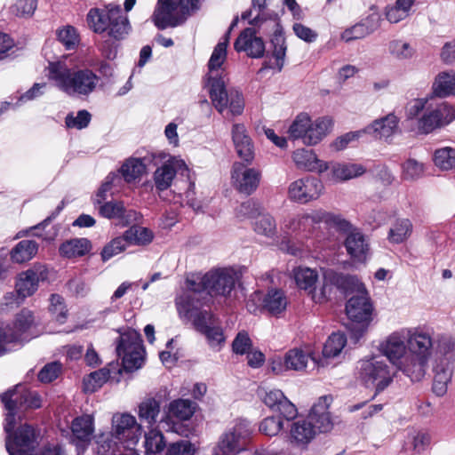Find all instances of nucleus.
Listing matches in <instances>:
<instances>
[{"mask_svg": "<svg viewBox=\"0 0 455 455\" xmlns=\"http://www.w3.org/2000/svg\"><path fill=\"white\" fill-rule=\"evenodd\" d=\"M47 70L49 80L68 96L89 95L99 82V77L91 69L70 68L65 60L50 62Z\"/></svg>", "mask_w": 455, "mask_h": 455, "instance_id": "f03ea898", "label": "nucleus"}, {"mask_svg": "<svg viewBox=\"0 0 455 455\" xmlns=\"http://www.w3.org/2000/svg\"><path fill=\"white\" fill-rule=\"evenodd\" d=\"M35 326V317L33 313L28 309H22L15 317L12 324L10 323L12 334L17 336L19 346L29 341L35 335L32 333V328Z\"/></svg>", "mask_w": 455, "mask_h": 455, "instance_id": "c756f323", "label": "nucleus"}, {"mask_svg": "<svg viewBox=\"0 0 455 455\" xmlns=\"http://www.w3.org/2000/svg\"><path fill=\"white\" fill-rule=\"evenodd\" d=\"M17 339L11 333L10 323L0 321V356L20 347Z\"/></svg>", "mask_w": 455, "mask_h": 455, "instance_id": "6e6d98bb", "label": "nucleus"}, {"mask_svg": "<svg viewBox=\"0 0 455 455\" xmlns=\"http://www.w3.org/2000/svg\"><path fill=\"white\" fill-rule=\"evenodd\" d=\"M256 300H261L262 308L272 315L282 314L288 305L287 297L279 289H272L265 295H262L260 292L253 293L246 303L247 309L251 313H256L258 310V307L254 305Z\"/></svg>", "mask_w": 455, "mask_h": 455, "instance_id": "a211bd4d", "label": "nucleus"}, {"mask_svg": "<svg viewBox=\"0 0 455 455\" xmlns=\"http://www.w3.org/2000/svg\"><path fill=\"white\" fill-rule=\"evenodd\" d=\"M323 189V184L318 178L306 176L290 183L287 196L294 203L306 204L318 199Z\"/></svg>", "mask_w": 455, "mask_h": 455, "instance_id": "4468645a", "label": "nucleus"}, {"mask_svg": "<svg viewBox=\"0 0 455 455\" xmlns=\"http://www.w3.org/2000/svg\"><path fill=\"white\" fill-rule=\"evenodd\" d=\"M116 353L122 358L125 371H132L140 368L145 353L140 334L134 330L122 333L117 343Z\"/></svg>", "mask_w": 455, "mask_h": 455, "instance_id": "ddd939ff", "label": "nucleus"}, {"mask_svg": "<svg viewBox=\"0 0 455 455\" xmlns=\"http://www.w3.org/2000/svg\"><path fill=\"white\" fill-rule=\"evenodd\" d=\"M112 431L119 441L127 440L130 443H136L141 434V427L132 415L115 414L112 418Z\"/></svg>", "mask_w": 455, "mask_h": 455, "instance_id": "b1692460", "label": "nucleus"}, {"mask_svg": "<svg viewBox=\"0 0 455 455\" xmlns=\"http://www.w3.org/2000/svg\"><path fill=\"white\" fill-rule=\"evenodd\" d=\"M329 168H331V179L337 182L357 178L366 172L363 164L355 163H332Z\"/></svg>", "mask_w": 455, "mask_h": 455, "instance_id": "72a5a7b5", "label": "nucleus"}, {"mask_svg": "<svg viewBox=\"0 0 455 455\" xmlns=\"http://www.w3.org/2000/svg\"><path fill=\"white\" fill-rule=\"evenodd\" d=\"M73 436L79 442L88 443L94 432V420L92 415H82L73 419L71 424Z\"/></svg>", "mask_w": 455, "mask_h": 455, "instance_id": "e433bc0d", "label": "nucleus"}, {"mask_svg": "<svg viewBox=\"0 0 455 455\" xmlns=\"http://www.w3.org/2000/svg\"><path fill=\"white\" fill-rule=\"evenodd\" d=\"M124 239L129 245H147L153 241L154 234L148 228L132 226L124 233Z\"/></svg>", "mask_w": 455, "mask_h": 455, "instance_id": "8fccbe9b", "label": "nucleus"}, {"mask_svg": "<svg viewBox=\"0 0 455 455\" xmlns=\"http://www.w3.org/2000/svg\"><path fill=\"white\" fill-rule=\"evenodd\" d=\"M13 395H15V392L13 394L4 393L1 395V400L3 403H4L5 409L9 411L5 418L4 426V429L7 433H10L14 427L15 411L20 409L18 406V398H12Z\"/></svg>", "mask_w": 455, "mask_h": 455, "instance_id": "13d9d810", "label": "nucleus"}, {"mask_svg": "<svg viewBox=\"0 0 455 455\" xmlns=\"http://www.w3.org/2000/svg\"><path fill=\"white\" fill-rule=\"evenodd\" d=\"M195 403L188 399H177L170 403L166 412L167 421H185L189 419L195 412Z\"/></svg>", "mask_w": 455, "mask_h": 455, "instance_id": "f704fd0d", "label": "nucleus"}, {"mask_svg": "<svg viewBox=\"0 0 455 455\" xmlns=\"http://www.w3.org/2000/svg\"><path fill=\"white\" fill-rule=\"evenodd\" d=\"M340 231L347 234L344 243L347 253L355 260H364L369 250L364 235L357 228H354L350 223L347 230Z\"/></svg>", "mask_w": 455, "mask_h": 455, "instance_id": "2f4dec72", "label": "nucleus"}, {"mask_svg": "<svg viewBox=\"0 0 455 455\" xmlns=\"http://www.w3.org/2000/svg\"><path fill=\"white\" fill-rule=\"evenodd\" d=\"M292 420L289 428V443L294 448L304 451L317 435L315 427L307 418Z\"/></svg>", "mask_w": 455, "mask_h": 455, "instance_id": "5701e85b", "label": "nucleus"}, {"mask_svg": "<svg viewBox=\"0 0 455 455\" xmlns=\"http://www.w3.org/2000/svg\"><path fill=\"white\" fill-rule=\"evenodd\" d=\"M124 235L114 238L109 243H108L101 251V258L104 261L108 260L112 257L117 255L126 249L128 246Z\"/></svg>", "mask_w": 455, "mask_h": 455, "instance_id": "69168bd1", "label": "nucleus"}, {"mask_svg": "<svg viewBox=\"0 0 455 455\" xmlns=\"http://www.w3.org/2000/svg\"><path fill=\"white\" fill-rule=\"evenodd\" d=\"M252 228L258 235L267 238H273L277 234V225L275 218L265 210L252 221Z\"/></svg>", "mask_w": 455, "mask_h": 455, "instance_id": "79ce46f5", "label": "nucleus"}, {"mask_svg": "<svg viewBox=\"0 0 455 455\" xmlns=\"http://www.w3.org/2000/svg\"><path fill=\"white\" fill-rule=\"evenodd\" d=\"M332 403L331 396H321L312 406L307 419L315 427L316 433H328L334 426V419L329 408Z\"/></svg>", "mask_w": 455, "mask_h": 455, "instance_id": "4be33fe9", "label": "nucleus"}, {"mask_svg": "<svg viewBox=\"0 0 455 455\" xmlns=\"http://www.w3.org/2000/svg\"><path fill=\"white\" fill-rule=\"evenodd\" d=\"M228 83L216 82L209 87V94L212 106L221 115L240 116L244 109L242 93L235 88H227Z\"/></svg>", "mask_w": 455, "mask_h": 455, "instance_id": "f8f14e48", "label": "nucleus"}, {"mask_svg": "<svg viewBox=\"0 0 455 455\" xmlns=\"http://www.w3.org/2000/svg\"><path fill=\"white\" fill-rule=\"evenodd\" d=\"M408 354L400 371L411 381L424 379L432 357L435 339L431 331L420 327L406 328Z\"/></svg>", "mask_w": 455, "mask_h": 455, "instance_id": "f257e3e1", "label": "nucleus"}, {"mask_svg": "<svg viewBox=\"0 0 455 455\" xmlns=\"http://www.w3.org/2000/svg\"><path fill=\"white\" fill-rule=\"evenodd\" d=\"M354 282H356V276L339 274L332 270L325 271L321 286H315L310 297L315 303H323L329 299L334 287L347 292Z\"/></svg>", "mask_w": 455, "mask_h": 455, "instance_id": "2eb2a0df", "label": "nucleus"}, {"mask_svg": "<svg viewBox=\"0 0 455 455\" xmlns=\"http://www.w3.org/2000/svg\"><path fill=\"white\" fill-rule=\"evenodd\" d=\"M320 223H325L338 230L349 228V222L340 215L319 209L308 213L288 216L283 221L282 230L298 239H307L311 236L315 226Z\"/></svg>", "mask_w": 455, "mask_h": 455, "instance_id": "7ed1b4c3", "label": "nucleus"}, {"mask_svg": "<svg viewBox=\"0 0 455 455\" xmlns=\"http://www.w3.org/2000/svg\"><path fill=\"white\" fill-rule=\"evenodd\" d=\"M435 164L442 170H451L455 167V148L445 147L435 150Z\"/></svg>", "mask_w": 455, "mask_h": 455, "instance_id": "4d7b16f0", "label": "nucleus"}, {"mask_svg": "<svg viewBox=\"0 0 455 455\" xmlns=\"http://www.w3.org/2000/svg\"><path fill=\"white\" fill-rule=\"evenodd\" d=\"M358 372L364 385L374 387L377 392L385 389L394 376L386 360L379 356L361 360L358 363Z\"/></svg>", "mask_w": 455, "mask_h": 455, "instance_id": "9d476101", "label": "nucleus"}, {"mask_svg": "<svg viewBox=\"0 0 455 455\" xmlns=\"http://www.w3.org/2000/svg\"><path fill=\"white\" fill-rule=\"evenodd\" d=\"M91 244L85 238L67 241L60 247V252L67 258L81 257L90 251Z\"/></svg>", "mask_w": 455, "mask_h": 455, "instance_id": "3c124183", "label": "nucleus"}, {"mask_svg": "<svg viewBox=\"0 0 455 455\" xmlns=\"http://www.w3.org/2000/svg\"><path fill=\"white\" fill-rule=\"evenodd\" d=\"M201 299L204 298L186 291L176 299V307L180 315L191 319L195 328L203 333L218 320L211 312L200 309Z\"/></svg>", "mask_w": 455, "mask_h": 455, "instance_id": "9b49d317", "label": "nucleus"}, {"mask_svg": "<svg viewBox=\"0 0 455 455\" xmlns=\"http://www.w3.org/2000/svg\"><path fill=\"white\" fill-rule=\"evenodd\" d=\"M37 8V0H17L11 7L12 12L22 18H30Z\"/></svg>", "mask_w": 455, "mask_h": 455, "instance_id": "0e129e2a", "label": "nucleus"}, {"mask_svg": "<svg viewBox=\"0 0 455 455\" xmlns=\"http://www.w3.org/2000/svg\"><path fill=\"white\" fill-rule=\"evenodd\" d=\"M388 52L398 60H407L415 55L416 50L411 43L402 39H395L388 44Z\"/></svg>", "mask_w": 455, "mask_h": 455, "instance_id": "864d4df0", "label": "nucleus"}, {"mask_svg": "<svg viewBox=\"0 0 455 455\" xmlns=\"http://www.w3.org/2000/svg\"><path fill=\"white\" fill-rule=\"evenodd\" d=\"M398 117L390 113L386 116L374 120L365 127L363 132L373 135L379 139H388L394 135L398 129Z\"/></svg>", "mask_w": 455, "mask_h": 455, "instance_id": "473e14b6", "label": "nucleus"}, {"mask_svg": "<svg viewBox=\"0 0 455 455\" xmlns=\"http://www.w3.org/2000/svg\"><path fill=\"white\" fill-rule=\"evenodd\" d=\"M235 49L237 52H244L249 57L260 58L265 52L263 40L256 36L253 28H245L235 42Z\"/></svg>", "mask_w": 455, "mask_h": 455, "instance_id": "c85d7f7f", "label": "nucleus"}, {"mask_svg": "<svg viewBox=\"0 0 455 455\" xmlns=\"http://www.w3.org/2000/svg\"><path fill=\"white\" fill-rule=\"evenodd\" d=\"M435 339L436 355L434 359L446 358L455 363V339L446 334H438Z\"/></svg>", "mask_w": 455, "mask_h": 455, "instance_id": "de8ad7c7", "label": "nucleus"}, {"mask_svg": "<svg viewBox=\"0 0 455 455\" xmlns=\"http://www.w3.org/2000/svg\"><path fill=\"white\" fill-rule=\"evenodd\" d=\"M160 402L153 397L145 398L139 405V418L148 425H154L160 413Z\"/></svg>", "mask_w": 455, "mask_h": 455, "instance_id": "09e8293b", "label": "nucleus"}, {"mask_svg": "<svg viewBox=\"0 0 455 455\" xmlns=\"http://www.w3.org/2000/svg\"><path fill=\"white\" fill-rule=\"evenodd\" d=\"M263 210L264 209L255 201L248 200L236 208L235 215L240 220L246 219L255 220Z\"/></svg>", "mask_w": 455, "mask_h": 455, "instance_id": "052dcab7", "label": "nucleus"}, {"mask_svg": "<svg viewBox=\"0 0 455 455\" xmlns=\"http://www.w3.org/2000/svg\"><path fill=\"white\" fill-rule=\"evenodd\" d=\"M49 311L56 322L63 323L68 316V310L64 299L59 294H52L50 297Z\"/></svg>", "mask_w": 455, "mask_h": 455, "instance_id": "680f3d73", "label": "nucleus"}, {"mask_svg": "<svg viewBox=\"0 0 455 455\" xmlns=\"http://www.w3.org/2000/svg\"><path fill=\"white\" fill-rule=\"evenodd\" d=\"M236 282V273L233 268H214L204 274L192 275L186 280L188 291L201 297L206 292L210 296H228Z\"/></svg>", "mask_w": 455, "mask_h": 455, "instance_id": "39448f33", "label": "nucleus"}, {"mask_svg": "<svg viewBox=\"0 0 455 455\" xmlns=\"http://www.w3.org/2000/svg\"><path fill=\"white\" fill-rule=\"evenodd\" d=\"M99 205V212L101 216L108 219L123 218L124 213V206L122 202L111 201L102 203Z\"/></svg>", "mask_w": 455, "mask_h": 455, "instance_id": "774afa93", "label": "nucleus"}, {"mask_svg": "<svg viewBox=\"0 0 455 455\" xmlns=\"http://www.w3.org/2000/svg\"><path fill=\"white\" fill-rule=\"evenodd\" d=\"M12 398H18V406L22 408L36 409L41 406V398L37 392L26 389L21 385H17L14 389L6 393H14Z\"/></svg>", "mask_w": 455, "mask_h": 455, "instance_id": "c03bdc74", "label": "nucleus"}, {"mask_svg": "<svg viewBox=\"0 0 455 455\" xmlns=\"http://www.w3.org/2000/svg\"><path fill=\"white\" fill-rule=\"evenodd\" d=\"M292 275L297 286L307 291L310 296L318 281L317 271L307 267H298L292 270Z\"/></svg>", "mask_w": 455, "mask_h": 455, "instance_id": "58836bf2", "label": "nucleus"}, {"mask_svg": "<svg viewBox=\"0 0 455 455\" xmlns=\"http://www.w3.org/2000/svg\"><path fill=\"white\" fill-rule=\"evenodd\" d=\"M120 172L126 182H133L146 172V164L140 158H130L124 163Z\"/></svg>", "mask_w": 455, "mask_h": 455, "instance_id": "603ef678", "label": "nucleus"}, {"mask_svg": "<svg viewBox=\"0 0 455 455\" xmlns=\"http://www.w3.org/2000/svg\"><path fill=\"white\" fill-rule=\"evenodd\" d=\"M111 374L108 367L93 371L84 379V389L85 392L93 393L108 381Z\"/></svg>", "mask_w": 455, "mask_h": 455, "instance_id": "5fc2aeb1", "label": "nucleus"}, {"mask_svg": "<svg viewBox=\"0 0 455 455\" xmlns=\"http://www.w3.org/2000/svg\"><path fill=\"white\" fill-rule=\"evenodd\" d=\"M332 120L323 116L313 120L308 114L299 113L289 127L288 133L292 140H300L306 146H315L331 131Z\"/></svg>", "mask_w": 455, "mask_h": 455, "instance_id": "0eeeda50", "label": "nucleus"}, {"mask_svg": "<svg viewBox=\"0 0 455 455\" xmlns=\"http://www.w3.org/2000/svg\"><path fill=\"white\" fill-rule=\"evenodd\" d=\"M263 403L272 410L279 411L288 421L295 419L298 414L296 406L279 389H270L262 395Z\"/></svg>", "mask_w": 455, "mask_h": 455, "instance_id": "bb28decb", "label": "nucleus"}, {"mask_svg": "<svg viewBox=\"0 0 455 455\" xmlns=\"http://www.w3.org/2000/svg\"><path fill=\"white\" fill-rule=\"evenodd\" d=\"M381 352L400 371L407 348L406 328L392 332L380 345Z\"/></svg>", "mask_w": 455, "mask_h": 455, "instance_id": "aec40b11", "label": "nucleus"}, {"mask_svg": "<svg viewBox=\"0 0 455 455\" xmlns=\"http://www.w3.org/2000/svg\"><path fill=\"white\" fill-rule=\"evenodd\" d=\"M253 427L250 421L236 419L220 436L214 448L215 455H237L247 450Z\"/></svg>", "mask_w": 455, "mask_h": 455, "instance_id": "1a4fd4ad", "label": "nucleus"}, {"mask_svg": "<svg viewBox=\"0 0 455 455\" xmlns=\"http://www.w3.org/2000/svg\"><path fill=\"white\" fill-rule=\"evenodd\" d=\"M453 120H455V108L447 103H441L434 108H427L418 121V129L421 133L427 134Z\"/></svg>", "mask_w": 455, "mask_h": 455, "instance_id": "dca6fc26", "label": "nucleus"}, {"mask_svg": "<svg viewBox=\"0 0 455 455\" xmlns=\"http://www.w3.org/2000/svg\"><path fill=\"white\" fill-rule=\"evenodd\" d=\"M227 44L225 42L219 43L208 62V86L211 87L216 82L228 83V74L224 68V63L227 59Z\"/></svg>", "mask_w": 455, "mask_h": 455, "instance_id": "a878e982", "label": "nucleus"}, {"mask_svg": "<svg viewBox=\"0 0 455 455\" xmlns=\"http://www.w3.org/2000/svg\"><path fill=\"white\" fill-rule=\"evenodd\" d=\"M285 365L290 371H301L307 368L308 360H313L318 366H324L323 361L316 359L309 352L301 348H292L285 353Z\"/></svg>", "mask_w": 455, "mask_h": 455, "instance_id": "c9c22d12", "label": "nucleus"}, {"mask_svg": "<svg viewBox=\"0 0 455 455\" xmlns=\"http://www.w3.org/2000/svg\"><path fill=\"white\" fill-rule=\"evenodd\" d=\"M38 251V245L32 240L19 242L11 251V259L14 263L22 264L32 259Z\"/></svg>", "mask_w": 455, "mask_h": 455, "instance_id": "a19ab883", "label": "nucleus"}, {"mask_svg": "<svg viewBox=\"0 0 455 455\" xmlns=\"http://www.w3.org/2000/svg\"><path fill=\"white\" fill-rule=\"evenodd\" d=\"M232 140L240 158L250 164L254 159V147L243 124H235L232 127Z\"/></svg>", "mask_w": 455, "mask_h": 455, "instance_id": "7c9ffc66", "label": "nucleus"}, {"mask_svg": "<svg viewBox=\"0 0 455 455\" xmlns=\"http://www.w3.org/2000/svg\"><path fill=\"white\" fill-rule=\"evenodd\" d=\"M348 291L355 293L347 302L346 313L351 321L353 337L359 339L368 331L373 321L375 307L364 284L356 277Z\"/></svg>", "mask_w": 455, "mask_h": 455, "instance_id": "20e7f679", "label": "nucleus"}, {"mask_svg": "<svg viewBox=\"0 0 455 455\" xmlns=\"http://www.w3.org/2000/svg\"><path fill=\"white\" fill-rule=\"evenodd\" d=\"M145 439L147 452L156 454L164 450V442L161 432L152 429L146 435Z\"/></svg>", "mask_w": 455, "mask_h": 455, "instance_id": "338daca9", "label": "nucleus"}, {"mask_svg": "<svg viewBox=\"0 0 455 455\" xmlns=\"http://www.w3.org/2000/svg\"><path fill=\"white\" fill-rule=\"evenodd\" d=\"M431 371L433 373L432 391L436 396L443 397L446 395L448 387L451 383L454 373V363L450 362L446 358L434 359Z\"/></svg>", "mask_w": 455, "mask_h": 455, "instance_id": "412c9836", "label": "nucleus"}, {"mask_svg": "<svg viewBox=\"0 0 455 455\" xmlns=\"http://www.w3.org/2000/svg\"><path fill=\"white\" fill-rule=\"evenodd\" d=\"M187 170L185 162L177 156H170L154 172V182L157 190L164 191L169 188L180 172Z\"/></svg>", "mask_w": 455, "mask_h": 455, "instance_id": "393cba45", "label": "nucleus"}, {"mask_svg": "<svg viewBox=\"0 0 455 455\" xmlns=\"http://www.w3.org/2000/svg\"><path fill=\"white\" fill-rule=\"evenodd\" d=\"M283 429V422L277 416H269L263 419L259 426L261 434L267 436H276Z\"/></svg>", "mask_w": 455, "mask_h": 455, "instance_id": "e2e57ef3", "label": "nucleus"}, {"mask_svg": "<svg viewBox=\"0 0 455 455\" xmlns=\"http://www.w3.org/2000/svg\"><path fill=\"white\" fill-rule=\"evenodd\" d=\"M415 0H396L394 4L386 6L385 17L390 23L395 24L410 16Z\"/></svg>", "mask_w": 455, "mask_h": 455, "instance_id": "ea45409f", "label": "nucleus"}, {"mask_svg": "<svg viewBox=\"0 0 455 455\" xmlns=\"http://www.w3.org/2000/svg\"><path fill=\"white\" fill-rule=\"evenodd\" d=\"M87 20L94 32L107 31L115 40L123 39L130 30L128 17L122 12L120 5L109 4L106 10L92 9Z\"/></svg>", "mask_w": 455, "mask_h": 455, "instance_id": "423d86ee", "label": "nucleus"}, {"mask_svg": "<svg viewBox=\"0 0 455 455\" xmlns=\"http://www.w3.org/2000/svg\"><path fill=\"white\" fill-rule=\"evenodd\" d=\"M199 7L200 0H158L152 20L162 30L175 28L182 24L187 16Z\"/></svg>", "mask_w": 455, "mask_h": 455, "instance_id": "6e6552de", "label": "nucleus"}, {"mask_svg": "<svg viewBox=\"0 0 455 455\" xmlns=\"http://www.w3.org/2000/svg\"><path fill=\"white\" fill-rule=\"evenodd\" d=\"M57 37L67 50L76 49L80 42L77 30L69 25L59 28L57 30Z\"/></svg>", "mask_w": 455, "mask_h": 455, "instance_id": "bf43d9fd", "label": "nucleus"}, {"mask_svg": "<svg viewBox=\"0 0 455 455\" xmlns=\"http://www.w3.org/2000/svg\"><path fill=\"white\" fill-rule=\"evenodd\" d=\"M432 92L440 98L455 95V72H440L433 82Z\"/></svg>", "mask_w": 455, "mask_h": 455, "instance_id": "4c0bfd02", "label": "nucleus"}, {"mask_svg": "<svg viewBox=\"0 0 455 455\" xmlns=\"http://www.w3.org/2000/svg\"><path fill=\"white\" fill-rule=\"evenodd\" d=\"M347 345V337L344 333L334 332L325 341L323 348L322 360L324 362L327 359L338 357L343 351ZM325 364V363H323Z\"/></svg>", "mask_w": 455, "mask_h": 455, "instance_id": "37998d69", "label": "nucleus"}, {"mask_svg": "<svg viewBox=\"0 0 455 455\" xmlns=\"http://www.w3.org/2000/svg\"><path fill=\"white\" fill-rule=\"evenodd\" d=\"M291 158L299 170L323 173L329 169V164L319 159L312 149L298 148L292 152Z\"/></svg>", "mask_w": 455, "mask_h": 455, "instance_id": "cd10ccee", "label": "nucleus"}, {"mask_svg": "<svg viewBox=\"0 0 455 455\" xmlns=\"http://www.w3.org/2000/svg\"><path fill=\"white\" fill-rule=\"evenodd\" d=\"M261 173L255 168H250L242 163H235L231 172V183L240 193L251 195L259 185Z\"/></svg>", "mask_w": 455, "mask_h": 455, "instance_id": "6ab92c4d", "label": "nucleus"}, {"mask_svg": "<svg viewBox=\"0 0 455 455\" xmlns=\"http://www.w3.org/2000/svg\"><path fill=\"white\" fill-rule=\"evenodd\" d=\"M48 268L42 264H35L30 268L20 273L15 283L19 297L24 299L32 296L37 290L39 283L48 279Z\"/></svg>", "mask_w": 455, "mask_h": 455, "instance_id": "f3484780", "label": "nucleus"}, {"mask_svg": "<svg viewBox=\"0 0 455 455\" xmlns=\"http://www.w3.org/2000/svg\"><path fill=\"white\" fill-rule=\"evenodd\" d=\"M267 0H252V6L250 10L242 13L243 20H249V23L253 26H260L263 22L270 20V14L265 12Z\"/></svg>", "mask_w": 455, "mask_h": 455, "instance_id": "49530a36", "label": "nucleus"}, {"mask_svg": "<svg viewBox=\"0 0 455 455\" xmlns=\"http://www.w3.org/2000/svg\"><path fill=\"white\" fill-rule=\"evenodd\" d=\"M413 226L409 219L396 220L391 226L388 232V240L393 243H402L411 235Z\"/></svg>", "mask_w": 455, "mask_h": 455, "instance_id": "a18cd8bd", "label": "nucleus"}]
</instances>
